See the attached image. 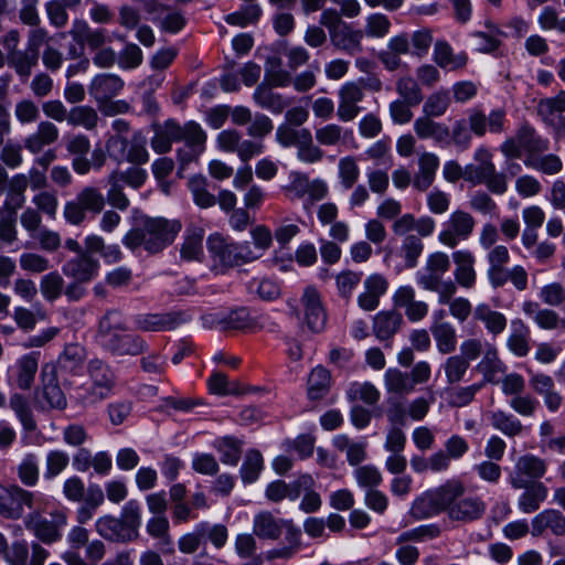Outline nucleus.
<instances>
[{
	"instance_id": "obj_1",
	"label": "nucleus",
	"mask_w": 565,
	"mask_h": 565,
	"mask_svg": "<svg viewBox=\"0 0 565 565\" xmlns=\"http://www.w3.org/2000/svg\"><path fill=\"white\" fill-rule=\"evenodd\" d=\"M487 504L481 497L468 494L460 480H448L440 487L425 492L411 508L412 514L420 520L445 512L451 522L470 524L483 518Z\"/></svg>"
},
{
	"instance_id": "obj_2",
	"label": "nucleus",
	"mask_w": 565,
	"mask_h": 565,
	"mask_svg": "<svg viewBox=\"0 0 565 565\" xmlns=\"http://www.w3.org/2000/svg\"><path fill=\"white\" fill-rule=\"evenodd\" d=\"M125 330L121 313L109 310L99 320L97 341L104 349L116 355L143 353L148 348L146 341L136 334L124 333Z\"/></svg>"
},
{
	"instance_id": "obj_3",
	"label": "nucleus",
	"mask_w": 565,
	"mask_h": 565,
	"mask_svg": "<svg viewBox=\"0 0 565 565\" xmlns=\"http://www.w3.org/2000/svg\"><path fill=\"white\" fill-rule=\"evenodd\" d=\"M181 228L178 220L149 217L141 227L128 232L122 242L130 249L143 246L147 252L156 254L170 245Z\"/></svg>"
},
{
	"instance_id": "obj_4",
	"label": "nucleus",
	"mask_w": 565,
	"mask_h": 565,
	"mask_svg": "<svg viewBox=\"0 0 565 565\" xmlns=\"http://www.w3.org/2000/svg\"><path fill=\"white\" fill-rule=\"evenodd\" d=\"M473 160L476 163L465 167V180L473 185H486L492 194L503 195L509 186L508 177L497 170L492 152L487 147L481 146L476 149Z\"/></svg>"
},
{
	"instance_id": "obj_5",
	"label": "nucleus",
	"mask_w": 565,
	"mask_h": 565,
	"mask_svg": "<svg viewBox=\"0 0 565 565\" xmlns=\"http://www.w3.org/2000/svg\"><path fill=\"white\" fill-rule=\"evenodd\" d=\"M449 268L450 259L446 253H431L428 255L424 268L416 273V282L422 289L436 292L439 296L456 284L451 279H443Z\"/></svg>"
},
{
	"instance_id": "obj_6",
	"label": "nucleus",
	"mask_w": 565,
	"mask_h": 565,
	"mask_svg": "<svg viewBox=\"0 0 565 565\" xmlns=\"http://www.w3.org/2000/svg\"><path fill=\"white\" fill-rule=\"evenodd\" d=\"M51 520L39 512H30L24 518L25 527L45 544H53L62 539L63 529L67 525L68 516L64 509H55L50 513Z\"/></svg>"
},
{
	"instance_id": "obj_7",
	"label": "nucleus",
	"mask_w": 565,
	"mask_h": 565,
	"mask_svg": "<svg viewBox=\"0 0 565 565\" xmlns=\"http://www.w3.org/2000/svg\"><path fill=\"white\" fill-rule=\"evenodd\" d=\"M207 247L214 260L226 267L239 266L260 257V253H256L249 243H228L220 235L210 236Z\"/></svg>"
},
{
	"instance_id": "obj_8",
	"label": "nucleus",
	"mask_w": 565,
	"mask_h": 565,
	"mask_svg": "<svg viewBox=\"0 0 565 565\" xmlns=\"http://www.w3.org/2000/svg\"><path fill=\"white\" fill-rule=\"evenodd\" d=\"M105 207V196L95 186H84L75 196L64 205L63 215L67 223L79 225L86 218V213L99 214Z\"/></svg>"
},
{
	"instance_id": "obj_9",
	"label": "nucleus",
	"mask_w": 565,
	"mask_h": 565,
	"mask_svg": "<svg viewBox=\"0 0 565 565\" xmlns=\"http://www.w3.org/2000/svg\"><path fill=\"white\" fill-rule=\"evenodd\" d=\"M288 178V183L281 190L289 201L302 200L307 196L310 202H317L329 194L328 183L323 179L311 180L307 173L300 171H291Z\"/></svg>"
},
{
	"instance_id": "obj_10",
	"label": "nucleus",
	"mask_w": 565,
	"mask_h": 565,
	"mask_svg": "<svg viewBox=\"0 0 565 565\" xmlns=\"http://www.w3.org/2000/svg\"><path fill=\"white\" fill-rule=\"evenodd\" d=\"M45 502V498L39 493L26 490L18 484L7 487L6 502L2 516L18 520L23 516L24 510L39 512Z\"/></svg>"
},
{
	"instance_id": "obj_11",
	"label": "nucleus",
	"mask_w": 565,
	"mask_h": 565,
	"mask_svg": "<svg viewBox=\"0 0 565 565\" xmlns=\"http://www.w3.org/2000/svg\"><path fill=\"white\" fill-rule=\"evenodd\" d=\"M88 374L92 385L87 390L84 401L94 404L109 397L116 384V377L110 367L96 359L88 363Z\"/></svg>"
},
{
	"instance_id": "obj_12",
	"label": "nucleus",
	"mask_w": 565,
	"mask_h": 565,
	"mask_svg": "<svg viewBox=\"0 0 565 565\" xmlns=\"http://www.w3.org/2000/svg\"><path fill=\"white\" fill-rule=\"evenodd\" d=\"M475 226L476 220L470 213L456 210L449 215L438 239L443 245L455 248L459 242L467 241L471 236Z\"/></svg>"
},
{
	"instance_id": "obj_13",
	"label": "nucleus",
	"mask_w": 565,
	"mask_h": 565,
	"mask_svg": "<svg viewBox=\"0 0 565 565\" xmlns=\"http://www.w3.org/2000/svg\"><path fill=\"white\" fill-rule=\"evenodd\" d=\"M546 461L535 455L526 454L518 458L513 471L509 476V482L515 490H520L530 480L539 481L546 473Z\"/></svg>"
},
{
	"instance_id": "obj_14",
	"label": "nucleus",
	"mask_w": 565,
	"mask_h": 565,
	"mask_svg": "<svg viewBox=\"0 0 565 565\" xmlns=\"http://www.w3.org/2000/svg\"><path fill=\"white\" fill-rule=\"evenodd\" d=\"M467 125L472 135L481 138L487 131L491 134H501L505 130V111L501 108L493 109L487 116L478 107L468 110Z\"/></svg>"
},
{
	"instance_id": "obj_15",
	"label": "nucleus",
	"mask_w": 565,
	"mask_h": 565,
	"mask_svg": "<svg viewBox=\"0 0 565 565\" xmlns=\"http://www.w3.org/2000/svg\"><path fill=\"white\" fill-rule=\"evenodd\" d=\"M300 303L307 327L312 332H321L327 323V312L320 292L313 286L306 287Z\"/></svg>"
},
{
	"instance_id": "obj_16",
	"label": "nucleus",
	"mask_w": 565,
	"mask_h": 565,
	"mask_svg": "<svg viewBox=\"0 0 565 565\" xmlns=\"http://www.w3.org/2000/svg\"><path fill=\"white\" fill-rule=\"evenodd\" d=\"M339 103L337 116L343 122H350L356 118L361 111L359 104L364 98L363 87L356 82H347L338 92Z\"/></svg>"
},
{
	"instance_id": "obj_17",
	"label": "nucleus",
	"mask_w": 565,
	"mask_h": 565,
	"mask_svg": "<svg viewBox=\"0 0 565 565\" xmlns=\"http://www.w3.org/2000/svg\"><path fill=\"white\" fill-rule=\"evenodd\" d=\"M289 526H296L292 520L276 518L270 511H259L253 519V533L260 540L277 541Z\"/></svg>"
},
{
	"instance_id": "obj_18",
	"label": "nucleus",
	"mask_w": 565,
	"mask_h": 565,
	"mask_svg": "<svg viewBox=\"0 0 565 565\" xmlns=\"http://www.w3.org/2000/svg\"><path fill=\"white\" fill-rule=\"evenodd\" d=\"M393 305L404 309L406 318L411 322L422 321L428 313V305L416 299V291L409 285L399 286L393 295Z\"/></svg>"
},
{
	"instance_id": "obj_19",
	"label": "nucleus",
	"mask_w": 565,
	"mask_h": 565,
	"mask_svg": "<svg viewBox=\"0 0 565 565\" xmlns=\"http://www.w3.org/2000/svg\"><path fill=\"white\" fill-rule=\"evenodd\" d=\"M363 36L362 30L354 29L352 24L342 23L339 30L331 31L330 42L337 51L354 56L363 52Z\"/></svg>"
},
{
	"instance_id": "obj_20",
	"label": "nucleus",
	"mask_w": 565,
	"mask_h": 565,
	"mask_svg": "<svg viewBox=\"0 0 565 565\" xmlns=\"http://www.w3.org/2000/svg\"><path fill=\"white\" fill-rule=\"evenodd\" d=\"M388 289L387 279L381 274H372L363 281V291L358 296V305L362 310L373 311L380 305V299Z\"/></svg>"
},
{
	"instance_id": "obj_21",
	"label": "nucleus",
	"mask_w": 565,
	"mask_h": 565,
	"mask_svg": "<svg viewBox=\"0 0 565 565\" xmlns=\"http://www.w3.org/2000/svg\"><path fill=\"white\" fill-rule=\"evenodd\" d=\"M550 530L556 536L565 535V515L555 509H546L537 513L531 521V534L542 536Z\"/></svg>"
},
{
	"instance_id": "obj_22",
	"label": "nucleus",
	"mask_w": 565,
	"mask_h": 565,
	"mask_svg": "<svg viewBox=\"0 0 565 565\" xmlns=\"http://www.w3.org/2000/svg\"><path fill=\"white\" fill-rule=\"evenodd\" d=\"M42 391L41 397L51 408L62 409L66 406V397L58 385L56 371L53 365L45 364L41 371Z\"/></svg>"
},
{
	"instance_id": "obj_23",
	"label": "nucleus",
	"mask_w": 565,
	"mask_h": 565,
	"mask_svg": "<svg viewBox=\"0 0 565 565\" xmlns=\"http://www.w3.org/2000/svg\"><path fill=\"white\" fill-rule=\"evenodd\" d=\"M452 259L455 282L462 288L471 289L477 281L475 255L468 249H459L452 253Z\"/></svg>"
},
{
	"instance_id": "obj_24",
	"label": "nucleus",
	"mask_w": 565,
	"mask_h": 565,
	"mask_svg": "<svg viewBox=\"0 0 565 565\" xmlns=\"http://www.w3.org/2000/svg\"><path fill=\"white\" fill-rule=\"evenodd\" d=\"M62 269L65 276L78 282H88L97 276L99 263L88 254H81L66 262Z\"/></svg>"
},
{
	"instance_id": "obj_25",
	"label": "nucleus",
	"mask_w": 565,
	"mask_h": 565,
	"mask_svg": "<svg viewBox=\"0 0 565 565\" xmlns=\"http://www.w3.org/2000/svg\"><path fill=\"white\" fill-rule=\"evenodd\" d=\"M124 87L122 79L114 74H100L93 78L88 86L89 95L97 105L110 100L119 94Z\"/></svg>"
},
{
	"instance_id": "obj_26",
	"label": "nucleus",
	"mask_w": 565,
	"mask_h": 565,
	"mask_svg": "<svg viewBox=\"0 0 565 565\" xmlns=\"http://www.w3.org/2000/svg\"><path fill=\"white\" fill-rule=\"evenodd\" d=\"M58 136L60 130L56 125L44 120L38 125L33 134L24 139L23 146L32 154H38L44 147L54 143L58 139Z\"/></svg>"
},
{
	"instance_id": "obj_27",
	"label": "nucleus",
	"mask_w": 565,
	"mask_h": 565,
	"mask_svg": "<svg viewBox=\"0 0 565 565\" xmlns=\"http://www.w3.org/2000/svg\"><path fill=\"white\" fill-rule=\"evenodd\" d=\"M414 131L419 139H433L437 143L449 145L450 128L444 122L423 115L414 121Z\"/></svg>"
},
{
	"instance_id": "obj_28",
	"label": "nucleus",
	"mask_w": 565,
	"mask_h": 565,
	"mask_svg": "<svg viewBox=\"0 0 565 565\" xmlns=\"http://www.w3.org/2000/svg\"><path fill=\"white\" fill-rule=\"evenodd\" d=\"M211 326L222 331H243L253 327L254 321L245 308L235 309L228 313L211 315Z\"/></svg>"
},
{
	"instance_id": "obj_29",
	"label": "nucleus",
	"mask_w": 565,
	"mask_h": 565,
	"mask_svg": "<svg viewBox=\"0 0 565 565\" xmlns=\"http://www.w3.org/2000/svg\"><path fill=\"white\" fill-rule=\"evenodd\" d=\"M521 489L524 491L518 499V508L525 514L536 512L548 495L547 487L541 481H531V483H525Z\"/></svg>"
},
{
	"instance_id": "obj_30",
	"label": "nucleus",
	"mask_w": 565,
	"mask_h": 565,
	"mask_svg": "<svg viewBox=\"0 0 565 565\" xmlns=\"http://www.w3.org/2000/svg\"><path fill=\"white\" fill-rule=\"evenodd\" d=\"M173 141H180V125L173 120H166L162 125L154 126V136L150 145L154 152L167 153L171 150Z\"/></svg>"
},
{
	"instance_id": "obj_31",
	"label": "nucleus",
	"mask_w": 565,
	"mask_h": 565,
	"mask_svg": "<svg viewBox=\"0 0 565 565\" xmlns=\"http://www.w3.org/2000/svg\"><path fill=\"white\" fill-rule=\"evenodd\" d=\"M403 317L395 310L377 312L373 318V333L380 341H386L401 329Z\"/></svg>"
},
{
	"instance_id": "obj_32",
	"label": "nucleus",
	"mask_w": 565,
	"mask_h": 565,
	"mask_svg": "<svg viewBox=\"0 0 565 565\" xmlns=\"http://www.w3.org/2000/svg\"><path fill=\"white\" fill-rule=\"evenodd\" d=\"M275 87L260 83L254 90L253 100L264 109L273 114H281L289 105V102L280 94L274 90Z\"/></svg>"
},
{
	"instance_id": "obj_33",
	"label": "nucleus",
	"mask_w": 565,
	"mask_h": 565,
	"mask_svg": "<svg viewBox=\"0 0 565 565\" xmlns=\"http://www.w3.org/2000/svg\"><path fill=\"white\" fill-rule=\"evenodd\" d=\"M473 318L483 323L486 330L493 337L501 334L508 324L507 317L502 312L491 309L486 302L475 307Z\"/></svg>"
},
{
	"instance_id": "obj_34",
	"label": "nucleus",
	"mask_w": 565,
	"mask_h": 565,
	"mask_svg": "<svg viewBox=\"0 0 565 565\" xmlns=\"http://www.w3.org/2000/svg\"><path fill=\"white\" fill-rule=\"evenodd\" d=\"M95 530L102 537L108 541L129 542L134 540L121 519L111 515L98 518L95 522Z\"/></svg>"
},
{
	"instance_id": "obj_35",
	"label": "nucleus",
	"mask_w": 565,
	"mask_h": 565,
	"mask_svg": "<svg viewBox=\"0 0 565 565\" xmlns=\"http://www.w3.org/2000/svg\"><path fill=\"white\" fill-rule=\"evenodd\" d=\"M39 352L23 354L15 362V382L20 390H30L39 369Z\"/></svg>"
},
{
	"instance_id": "obj_36",
	"label": "nucleus",
	"mask_w": 565,
	"mask_h": 565,
	"mask_svg": "<svg viewBox=\"0 0 565 565\" xmlns=\"http://www.w3.org/2000/svg\"><path fill=\"white\" fill-rule=\"evenodd\" d=\"M457 292L456 284L449 288L447 291L443 292L438 296L439 305H447L449 308L450 316L457 320L459 323H463L468 320L471 313H473L472 305L469 299L465 297H456Z\"/></svg>"
},
{
	"instance_id": "obj_37",
	"label": "nucleus",
	"mask_w": 565,
	"mask_h": 565,
	"mask_svg": "<svg viewBox=\"0 0 565 565\" xmlns=\"http://www.w3.org/2000/svg\"><path fill=\"white\" fill-rule=\"evenodd\" d=\"M265 84L276 88H284L291 84L292 75L282 67V60L278 55H270L266 58L264 65Z\"/></svg>"
},
{
	"instance_id": "obj_38",
	"label": "nucleus",
	"mask_w": 565,
	"mask_h": 565,
	"mask_svg": "<svg viewBox=\"0 0 565 565\" xmlns=\"http://www.w3.org/2000/svg\"><path fill=\"white\" fill-rule=\"evenodd\" d=\"M530 329L520 319L512 320L511 332L507 339L509 350L516 356H525L530 352Z\"/></svg>"
},
{
	"instance_id": "obj_39",
	"label": "nucleus",
	"mask_w": 565,
	"mask_h": 565,
	"mask_svg": "<svg viewBox=\"0 0 565 565\" xmlns=\"http://www.w3.org/2000/svg\"><path fill=\"white\" fill-rule=\"evenodd\" d=\"M351 136V130L333 122L321 126L315 130L316 141L322 147H339L344 145L348 137Z\"/></svg>"
},
{
	"instance_id": "obj_40",
	"label": "nucleus",
	"mask_w": 565,
	"mask_h": 565,
	"mask_svg": "<svg viewBox=\"0 0 565 565\" xmlns=\"http://www.w3.org/2000/svg\"><path fill=\"white\" fill-rule=\"evenodd\" d=\"M285 540L287 542L286 546L275 547L265 553L266 561L292 558L301 546V530L298 526H289Z\"/></svg>"
},
{
	"instance_id": "obj_41",
	"label": "nucleus",
	"mask_w": 565,
	"mask_h": 565,
	"mask_svg": "<svg viewBox=\"0 0 565 565\" xmlns=\"http://www.w3.org/2000/svg\"><path fill=\"white\" fill-rule=\"evenodd\" d=\"M39 53L28 49L18 50L7 57L8 65L14 70L22 79H28L32 74V70L38 65Z\"/></svg>"
},
{
	"instance_id": "obj_42",
	"label": "nucleus",
	"mask_w": 565,
	"mask_h": 565,
	"mask_svg": "<svg viewBox=\"0 0 565 565\" xmlns=\"http://www.w3.org/2000/svg\"><path fill=\"white\" fill-rule=\"evenodd\" d=\"M434 61L441 68L455 71L467 64V55L465 53L454 54L447 42L437 41L434 47Z\"/></svg>"
},
{
	"instance_id": "obj_43",
	"label": "nucleus",
	"mask_w": 565,
	"mask_h": 565,
	"mask_svg": "<svg viewBox=\"0 0 565 565\" xmlns=\"http://www.w3.org/2000/svg\"><path fill=\"white\" fill-rule=\"evenodd\" d=\"M524 164L543 174L555 175L563 170V161L555 153H537L526 156Z\"/></svg>"
},
{
	"instance_id": "obj_44",
	"label": "nucleus",
	"mask_w": 565,
	"mask_h": 565,
	"mask_svg": "<svg viewBox=\"0 0 565 565\" xmlns=\"http://www.w3.org/2000/svg\"><path fill=\"white\" fill-rule=\"evenodd\" d=\"M482 359L478 364V370L483 374L484 380L494 383L499 373H503L505 366L500 360L498 350L492 344H486V350L482 353Z\"/></svg>"
},
{
	"instance_id": "obj_45",
	"label": "nucleus",
	"mask_w": 565,
	"mask_h": 565,
	"mask_svg": "<svg viewBox=\"0 0 565 565\" xmlns=\"http://www.w3.org/2000/svg\"><path fill=\"white\" fill-rule=\"evenodd\" d=\"M213 447L220 454L221 461L224 465L236 466L238 463L242 455V440L232 436H224L215 439Z\"/></svg>"
},
{
	"instance_id": "obj_46",
	"label": "nucleus",
	"mask_w": 565,
	"mask_h": 565,
	"mask_svg": "<svg viewBox=\"0 0 565 565\" xmlns=\"http://www.w3.org/2000/svg\"><path fill=\"white\" fill-rule=\"evenodd\" d=\"M384 385L388 393L397 395H408L415 392V387L408 373L396 367L386 370L384 374Z\"/></svg>"
},
{
	"instance_id": "obj_47",
	"label": "nucleus",
	"mask_w": 565,
	"mask_h": 565,
	"mask_svg": "<svg viewBox=\"0 0 565 565\" xmlns=\"http://www.w3.org/2000/svg\"><path fill=\"white\" fill-rule=\"evenodd\" d=\"M436 343L437 351L440 354H450L457 348V331L452 323L439 324L429 328Z\"/></svg>"
},
{
	"instance_id": "obj_48",
	"label": "nucleus",
	"mask_w": 565,
	"mask_h": 565,
	"mask_svg": "<svg viewBox=\"0 0 565 565\" xmlns=\"http://www.w3.org/2000/svg\"><path fill=\"white\" fill-rule=\"evenodd\" d=\"M20 482L29 488L35 487L40 479L39 458L35 454H26L15 468Z\"/></svg>"
},
{
	"instance_id": "obj_49",
	"label": "nucleus",
	"mask_w": 565,
	"mask_h": 565,
	"mask_svg": "<svg viewBox=\"0 0 565 565\" xmlns=\"http://www.w3.org/2000/svg\"><path fill=\"white\" fill-rule=\"evenodd\" d=\"M518 134L526 156L543 153L550 148L548 139L537 135L535 129L529 125L520 127Z\"/></svg>"
},
{
	"instance_id": "obj_50",
	"label": "nucleus",
	"mask_w": 565,
	"mask_h": 565,
	"mask_svg": "<svg viewBox=\"0 0 565 565\" xmlns=\"http://www.w3.org/2000/svg\"><path fill=\"white\" fill-rule=\"evenodd\" d=\"M147 533L160 542L161 546L169 547L167 552L172 553V536L170 534V522L166 515H153L147 521Z\"/></svg>"
},
{
	"instance_id": "obj_51",
	"label": "nucleus",
	"mask_w": 565,
	"mask_h": 565,
	"mask_svg": "<svg viewBox=\"0 0 565 565\" xmlns=\"http://www.w3.org/2000/svg\"><path fill=\"white\" fill-rule=\"evenodd\" d=\"M536 109L545 124L554 125L557 115L565 111V90H561L554 97L541 99Z\"/></svg>"
},
{
	"instance_id": "obj_52",
	"label": "nucleus",
	"mask_w": 565,
	"mask_h": 565,
	"mask_svg": "<svg viewBox=\"0 0 565 565\" xmlns=\"http://www.w3.org/2000/svg\"><path fill=\"white\" fill-rule=\"evenodd\" d=\"M490 423L493 428L508 437H514L522 433V423L512 414L498 409L490 413Z\"/></svg>"
},
{
	"instance_id": "obj_53",
	"label": "nucleus",
	"mask_w": 565,
	"mask_h": 565,
	"mask_svg": "<svg viewBox=\"0 0 565 565\" xmlns=\"http://www.w3.org/2000/svg\"><path fill=\"white\" fill-rule=\"evenodd\" d=\"M9 406L25 430L32 431L36 428L30 402L25 396L20 393H13L10 396Z\"/></svg>"
},
{
	"instance_id": "obj_54",
	"label": "nucleus",
	"mask_w": 565,
	"mask_h": 565,
	"mask_svg": "<svg viewBox=\"0 0 565 565\" xmlns=\"http://www.w3.org/2000/svg\"><path fill=\"white\" fill-rule=\"evenodd\" d=\"M107 183L109 185L106 194L108 203L119 211L127 210L129 200L124 193V183L119 171H113L108 175Z\"/></svg>"
},
{
	"instance_id": "obj_55",
	"label": "nucleus",
	"mask_w": 565,
	"mask_h": 565,
	"mask_svg": "<svg viewBox=\"0 0 565 565\" xmlns=\"http://www.w3.org/2000/svg\"><path fill=\"white\" fill-rule=\"evenodd\" d=\"M99 121L98 113L88 105L74 106L70 109L67 124L74 127H83L86 130H93Z\"/></svg>"
},
{
	"instance_id": "obj_56",
	"label": "nucleus",
	"mask_w": 565,
	"mask_h": 565,
	"mask_svg": "<svg viewBox=\"0 0 565 565\" xmlns=\"http://www.w3.org/2000/svg\"><path fill=\"white\" fill-rule=\"evenodd\" d=\"M470 364L463 356L457 354L448 356L441 365L449 385H455L463 381Z\"/></svg>"
},
{
	"instance_id": "obj_57",
	"label": "nucleus",
	"mask_w": 565,
	"mask_h": 565,
	"mask_svg": "<svg viewBox=\"0 0 565 565\" xmlns=\"http://www.w3.org/2000/svg\"><path fill=\"white\" fill-rule=\"evenodd\" d=\"M360 173V168L355 157L347 156L340 158L338 162V178L343 189H352L358 182Z\"/></svg>"
},
{
	"instance_id": "obj_58",
	"label": "nucleus",
	"mask_w": 565,
	"mask_h": 565,
	"mask_svg": "<svg viewBox=\"0 0 565 565\" xmlns=\"http://www.w3.org/2000/svg\"><path fill=\"white\" fill-rule=\"evenodd\" d=\"M330 385V373L322 366L315 367L308 377V396L310 399L323 397Z\"/></svg>"
},
{
	"instance_id": "obj_59",
	"label": "nucleus",
	"mask_w": 565,
	"mask_h": 565,
	"mask_svg": "<svg viewBox=\"0 0 565 565\" xmlns=\"http://www.w3.org/2000/svg\"><path fill=\"white\" fill-rule=\"evenodd\" d=\"M29 186L26 174L19 173L12 177L10 181L9 199L6 202V207L14 214L15 211L23 206L25 202L24 192Z\"/></svg>"
},
{
	"instance_id": "obj_60",
	"label": "nucleus",
	"mask_w": 565,
	"mask_h": 565,
	"mask_svg": "<svg viewBox=\"0 0 565 565\" xmlns=\"http://www.w3.org/2000/svg\"><path fill=\"white\" fill-rule=\"evenodd\" d=\"M86 358L85 349L79 344H67L58 358V365L62 370L75 373L82 367Z\"/></svg>"
},
{
	"instance_id": "obj_61",
	"label": "nucleus",
	"mask_w": 565,
	"mask_h": 565,
	"mask_svg": "<svg viewBox=\"0 0 565 565\" xmlns=\"http://www.w3.org/2000/svg\"><path fill=\"white\" fill-rule=\"evenodd\" d=\"M263 456L258 450L250 449L246 452L241 467V478L244 483L255 482L263 470Z\"/></svg>"
},
{
	"instance_id": "obj_62",
	"label": "nucleus",
	"mask_w": 565,
	"mask_h": 565,
	"mask_svg": "<svg viewBox=\"0 0 565 565\" xmlns=\"http://www.w3.org/2000/svg\"><path fill=\"white\" fill-rule=\"evenodd\" d=\"M324 153L319 145L313 143L311 132L305 131L297 148V159L307 164H315L321 162Z\"/></svg>"
},
{
	"instance_id": "obj_63",
	"label": "nucleus",
	"mask_w": 565,
	"mask_h": 565,
	"mask_svg": "<svg viewBox=\"0 0 565 565\" xmlns=\"http://www.w3.org/2000/svg\"><path fill=\"white\" fill-rule=\"evenodd\" d=\"M177 326V319L171 313L145 315L137 319V327L143 331L170 330Z\"/></svg>"
},
{
	"instance_id": "obj_64",
	"label": "nucleus",
	"mask_w": 565,
	"mask_h": 565,
	"mask_svg": "<svg viewBox=\"0 0 565 565\" xmlns=\"http://www.w3.org/2000/svg\"><path fill=\"white\" fill-rule=\"evenodd\" d=\"M450 103L451 99L447 90L435 92L426 98L423 114L433 118L441 117L447 113Z\"/></svg>"
}]
</instances>
